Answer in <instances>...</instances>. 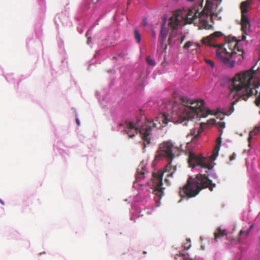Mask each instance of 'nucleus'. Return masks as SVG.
I'll return each mask as SVG.
<instances>
[{
    "mask_svg": "<svg viewBox=\"0 0 260 260\" xmlns=\"http://www.w3.org/2000/svg\"><path fill=\"white\" fill-rule=\"evenodd\" d=\"M146 62L149 66H154L155 65V62L153 60L150 56H147L146 59Z\"/></svg>",
    "mask_w": 260,
    "mask_h": 260,
    "instance_id": "18",
    "label": "nucleus"
},
{
    "mask_svg": "<svg viewBox=\"0 0 260 260\" xmlns=\"http://www.w3.org/2000/svg\"><path fill=\"white\" fill-rule=\"evenodd\" d=\"M250 230H249V229H248L245 233V236L244 237V238H246V237H247L248 236H249V233L250 232Z\"/></svg>",
    "mask_w": 260,
    "mask_h": 260,
    "instance_id": "23",
    "label": "nucleus"
},
{
    "mask_svg": "<svg viewBox=\"0 0 260 260\" xmlns=\"http://www.w3.org/2000/svg\"><path fill=\"white\" fill-rule=\"evenodd\" d=\"M191 247L190 240L189 239H186V242L184 245L185 250H188Z\"/></svg>",
    "mask_w": 260,
    "mask_h": 260,
    "instance_id": "19",
    "label": "nucleus"
},
{
    "mask_svg": "<svg viewBox=\"0 0 260 260\" xmlns=\"http://www.w3.org/2000/svg\"><path fill=\"white\" fill-rule=\"evenodd\" d=\"M255 66L248 71L238 74L233 78L230 89L231 94L233 93L234 98L236 97V99L232 102L226 115H230L234 112V106L239 100L246 101L250 96L258 93L259 85L252 82L256 72V70H253Z\"/></svg>",
    "mask_w": 260,
    "mask_h": 260,
    "instance_id": "4",
    "label": "nucleus"
},
{
    "mask_svg": "<svg viewBox=\"0 0 260 260\" xmlns=\"http://www.w3.org/2000/svg\"><path fill=\"white\" fill-rule=\"evenodd\" d=\"M190 134L191 136L195 135V130L194 129L191 130L190 132Z\"/></svg>",
    "mask_w": 260,
    "mask_h": 260,
    "instance_id": "26",
    "label": "nucleus"
},
{
    "mask_svg": "<svg viewBox=\"0 0 260 260\" xmlns=\"http://www.w3.org/2000/svg\"><path fill=\"white\" fill-rule=\"evenodd\" d=\"M184 37H182L181 38L182 39H181V43H182L183 42V41L184 40Z\"/></svg>",
    "mask_w": 260,
    "mask_h": 260,
    "instance_id": "32",
    "label": "nucleus"
},
{
    "mask_svg": "<svg viewBox=\"0 0 260 260\" xmlns=\"http://www.w3.org/2000/svg\"><path fill=\"white\" fill-rule=\"evenodd\" d=\"M238 241L239 243H240L241 242V238L240 237H239L238 238Z\"/></svg>",
    "mask_w": 260,
    "mask_h": 260,
    "instance_id": "30",
    "label": "nucleus"
},
{
    "mask_svg": "<svg viewBox=\"0 0 260 260\" xmlns=\"http://www.w3.org/2000/svg\"><path fill=\"white\" fill-rule=\"evenodd\" d=\"M221 0H206V5L203 9V0L199 4L194 5L188 9L185 14L186 21L188 23H192L196 20L203 23V25L206 28L208 25V19H212L214 15H217L219 10L218 8Z\"/></svg>",
    "mask_w": 260,
    "mask_h": 260,
    "instance_id": "5",
    "label": "nucleus"
},
{
    "mask_svg": "<svg viewBox=\"0 0 260 260\" xmlns=\"http://www.w3.org/2000/svg\"><path fill=\"white\" fill-rule=\"evenodd\" d=\"M235 159V155L234 154L230 156V160L231 161H232L233 160H234Z\"/></svg>",
    "mask_w": 260,
    "mask_h": 260,
    "instance_id": "24",
    "label": "nucleus"
},
{
    "mask_svg": "<svg viewBox=\"0 0 260 260\" xmlns=\"http://www.w3.org/2000/svg\"><path fill=\"white\" fill-rule=\"evenodd\" d=\"M197 45L198 47H199L200 46V44H199V43H197Z\"/></svg>",
    "mask_w": 260,
    "mask_h": 260,
    "instance_id": "33",
    "label": "nucleus"
},
{
    "mask_svg": "<svg viewBox=\"0 0 260 260\" xmlns=\"http://www.w3.org/2000/svg\"><path fill=\"white\" fill-rule=\"evenodd\" d=\"M240 41L233 40L220 45L216 51L217 57L227 68H232L242 63L244 51L240 46Z\"/></svg>",
    "mask_w": 260,
    "mask_h": 260,
    "instance_id": "6",
    "label": "nucleus"
},
{
    "mask_svg": "<svg viewBox=\"0 0 260 260\" xmlns=\"http://www.w3.org/2000/svg\"><path fill=\"white\" fill-rule=\"evenodd\" d=\"M167 45H166L165 47V50H166L167 49Z\"/></svg>",
    "mask_w": 260,
    "mask_h": 260,
    "instance_id": "34",
    "label": "nucleus"
},
{
    "mask_svg": "<svg viewBox=\"0 0 260 260\" xmlns=\"http://www.w3.org/2000/svg\"><path fill=\"white\" fill-rule=\"evenodd\" d=\"M192 44V42L188 41L185 44L183 47L185 49H187L191 46Z\"/></svg>",
    "mask_w": 260,
    "mask_h": 260,
    "instance_id": "22",
    "label": "nucleus"
},
{
    "mask_svg": "<svg viewBox=\"0 0 260 260\" xmlns=\"http://www.w3.org/2000/svg\"><path fill=\"white\" fill-rule=\"evenodd\" d=\"M221 143V138L220 137L218 138L216 140V144L215 146V148L213 150L212 154L211 155V159L215 160L216 157L218 155V152L220 149V147Z\"/></svg>",
    "mask_w": 260,
    "mask_h": 260,
    "instance_id": "12",
    "label": "nucleus"
},
{
    "mask_svg": "<svg viewBox=\"0 0 260 260\" xmlns=\"http://www.w3.org/2000/svg\"><path fill=\"white\" fill-rule=\"evenodd\" d=\"M200 132L198 131V134L195 135L191 139V141L192 142H196V140H197V139H198L199 137L200 136Z\"/></svg>",
    "mask_w": 260,
    "mask_h": 260,
    "instance_id": "21",
    "label": "nucleus"
},
{
    "mask_svg": "<svg viewBox=\"0 0 260 260\" xmlns=\"http://www.w3.org/2000/svg\"><path fill=\"white\" fill-rule=\"evenodd\" d=\"M223 36V34L220 31H215L207 37H204L201 40V42L205 45L215 47L214 44L216 39Z\"/></svg>",
    "mask_w": 260,
    "mask_h": 260,
    "instance_id": "9",
    "label": "nucleus"
},
{
    "mask_svg": "<svg viewBox=\"0 0 260 260\" xmlns=\"http://www.w3.org/2000/svg\"><path fill=\"white\" fill-rule=\"evenodd\" d=\"M180 255L183 257V260H195L196 256H190L188 253L184 251L180 252Z\"/></svg>",
    "mask_w": 260,
    "mask_h": 260,
    "instance_id": "15",
    "label": "nucleus"
},
{
    "mask_svg": "<svg viewBox=\"0 0 260 260\" xmlns=\"http://www.w3.org/2000/svg\"><path fill=\"white\" fill-rule=\"evenodd\" d=\"M76 122L77 123V124L79 126L80 125V121H79V120L78 119V118H76Z\"/></svg>",
    "mask_w": 260,
    "mask_h": 260,
    "instance_id": "25",
    "label": "nucleus"
},
{
    "mask_svg": "<svg viewBox=\"0 0 260 260\" xmlns=\"http://www.w3.org/2000/svg\"><path fill=\"white\" fill-rule=\"evenodd\" d=\"M134 38L138 43H140L141 41V36L139 30L135 28L134 30Z\"/></svg>",
    "mask_w": 260,
    "mask_h": 260,
    "instance_id": "16",
    "label": "nucleus"
},
{
    "mask_svg": "<svg viewBox=\"0 0 260 260\" xmlns=\"http://www.w3.org/2000/svg\"><path fill=\"white\" fill-rule=\"evenodd\" d=\"M214 124L216 125L219 132H220V136L222 134L223 129L225 127V123L223 121H218L217 122L214 120Z\"/></svg>",
    "mask_w": 260,
    "mask_h": 260,
    "instance_id": "14",
    "label": "nucleus"
},
{
    "mask_svg": "<svg viewBox=\"0 0 260 260\" xmlns=\"http://www.w3.org/2000/svg\"><path fill=\"white\" fill-rule=\"evenodd\" d=\"M168 30L167 28L165 26V23L164 22L161 24V30L159 34V36L158 38V42L160 43V45L161 47L163 45V43L164 40L167 38L168 35Z\"/></svg>",
    "mask_w": 260,
    "mask_h": 260,
    "instance_id": "10",
    "label": "nucleus"
},
{
    "mask_svg": "<svg viewBox=\"0 0 260 260\" xmlns=\"http://www.w3.org/2000/svg\"><path fill=\"white\" fill-rule=\"evenodd\" d=\"M188 162L190 167L194 168L200 166L202 168L207 169L205 172L208 174H198L195 178L189 177L186 183L180 188L179 194L181 198H191L196 197L203 188H208L212 191L215 187V184L209 179L208 176L210 175L212 170L213 166L207 158L202 155H197L192 152L189 154Z\"/></svg>",
    "mask_w": 260,
    "mask_h": 260,
    "instance_id": "2",
    "label": "nucleus"
},
{
    "mask_svg": "<svg viewBox=\"0 0 260 260\" xmlns=\"http://www.w3.org/2000/svg\"><path fill=\"white\" fill-rule=\"evenodd\" d=\"M259 70V67L257 68V70Z\"/></svg>",
    "mask_w": 260,
    "mask_h": 260,
    "instance_id": "35",
    "label": "nucleus"
},
{
    "mask_svg": "<svg viewBox=\"0 0 260 260\" xmlns=\"http://www.w3.org/2000/svg\"><path fill=\"white\" fill-rule=\"evenodd\" d=\"M205 62L207 63V64L209 65L211 68H213L214 67V62L212 60L208 59H206Z\"/></svg>",
    "mask_w": 260,
    "mask_h": 260,
    "instance_id": "20",
    "label": "nucleus"
},
{
    "mask_svg": "<svg viewBox=\"0 0 260 260\" xmlns=\"http://www.w3.org/2000/svg\"><path fill=\"white\" fill-rule=\"evenodd\" d=\"M167 108L171 110L169 113L159 114L154 121L146 120L141 125L137 122L136 125L133 122L126 124L125 131L129 138H133L139 132L143 141V149L151 144L152 131L154 128L160 129L165 126L169 121L175 123H183L187 125L189 120L195 117H206L212 114V111L204 106L203 100H191L187 98L180 96L177 100L173 99L167 105Z\"/></svg>",
    "mask_w": 260,
    "mask_h": 260,
    "instance_id": "1",
    "label": "nucleus"
},
{
    "mask_svg": "<svg viewBox=\"0 0 260 260\" xmlns=\"http://www.w3.org/2000/svg\"><path fill=\"white\" fill-rule=\"evenodd\" d=\"M251 0H247L243 2L241 4V27L243 35L242 37V40H245L246 39L245 35H248L250 32V21L247 18L246 13L248 12V7L251 5Z\"/></svg>",
    "mask_w": 260,
    "mask_h": 260,
    "instance_id": "7",
    "label": "nucleus"
},
{
    "mask_svg": "<svg viewBox=\"0 0 260 260\" xmlns=\"http://www.w3.org/2000/svg\"><path fill=\"white\" fill-rule=\"evenodd\" d=\"M152 35L153 38L155 37L156 34L154 31H152Z\"/></svg>",
    "mask_w": 260,
    "mask_h": 260,
    "instance_id": "28",
    "label": "nucleus"
},
{
    "mask_svg": "<svg viewBox=\"0 0 260 260\" xmlns=\"http://www.w3.org/2000/svg\"><path fill=\"white\" fill-rule=\"evenodd\" d=\"M243 233H244V231L242 230H241L240 231L239 236H241Z\"/></svg>",
    "mask_w": 260,
    "mask_h": 260,
    "instance_id": "27",
    "label": "nucleus"
},
{
    "mask_svg": "<svg viewBox=\"0 0 260 260\" xmlns=\"http://www.w3.org/2000/svg\"><path fill=\"white\" fill-rule=\"evenodd\" d=\"M228 234L227 231L225 230H222L220 227H218L217 228L216 231L214 233V239L217 242L222 237L224 236H226Z\"/></svg>",
    "mask_w": 260,
    "mask_h": 260,
    "instance_id": "11",
    "label": "nucleus"
},
{
    "mask_svg": "<svg viewBox=\"0 0 260 260\" xmlns=\"http://www.w3.org/2000/svg\"><path fill=\"white\" fill-rule=\"evenodd\" d=\"M260 131V126L255 127L253 130L249 132L248 141L250 143L251 140L255 135Z\"/></svg>",
    "mask_w": 260,
    "mask_h": 260,
    "instance_id": "13",
    "label": "nucleus"
},
{
    "mask_svg": "<svg viewBox=\"0 0 260 260\" xmlns=\"http://www.w3.org/2000/svg\"><path fill=\"white\" fill-rule=\"evenodd\" d=\"M180 13H182V12H180V11L176 12L174 15L169 19L168 26L170 28L173 29V30L170 32L168 38V42L169 45H170L172 43L173 39L176 37V35L177 34L176 29L179 24L181 19L184 17V16L181 17ZM181 14L182 15V14Z\"/></svg>",
    "mask_w": 260,
    "mask_h": 260,
    "instance_id": "8",
    "label": "nucleus"
},
{
    "mask_svg": "<svg viewBox=\"0 0 260 260\" xmlns=\"http://www.w3.org/2000/svg\"><path fill=\"white\" fill-rule=\"evenodd\" d=\"M253 228V225L252 224L250 226V227L248 229L251 231Z\"/></svg>",
    "mask_w": 260,
    "mask_h": 260,
    "instance_id": "29",
    "label": "nucleus"
},
{
    "mask_svg": "<svg viewBox=\"0 0 260 260\" xmlns=\"http://www.w3.org/2000/svg\"><path fill=\"white\" fill-rule=\"evenodd\" d=\"M173 145L170 142H165L160 144L155 159H159L162 157H166L168 163L163 170H160L152 174L149 184L154 188L153 192L157 196L161 197L163 194L164 188L162 185V178L165 176V182L168 185H170L174 180V178L177 170V166H173L172 161L175 157L173 153Z\"/></svg>",
    "mask_w": 260,
    "mask_h": 260,
    "instance_id": "3",
    "label": "nucleus"
},
{
    "mask_svg": "<svg viewBox=\"0 0 260 260\" xmlns=\"http://www.w3.org/2000/svg\"><path fill=\"white\" fill-rule=\"evenodd\" d=\"M0 203H1L2 205H4V202H3L1 199H0Z\"/></svg>",
    "mask_w": 260,
    "mask_h": 260,
    "instance_id": "31",
    "label": "nucleus"
},
{
    "mask_svg": "<svg viewBox=\"0 0 260 260\" xmlns=\"http://www.w3.org/2000/svg\"><path fill=\"white\" fill-rule=\"evenodd\" d=\"M145 174V171L144 169H142L140 171L138 170V175L137 176V180L139 181L141 179L144 178L145 177L144 175Z\"/></svg>",
    "mask_w": 260,
    "mask_h": 260,
    "instance_id": "17",
    "label": "nucleus"
}]
</instances>
